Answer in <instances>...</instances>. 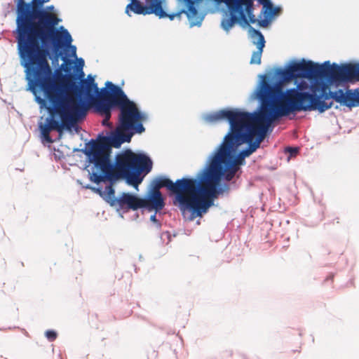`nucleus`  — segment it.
Wrapping results in <instances>:
<instances>
[{"label": "nucleus", "instance_id": "6", "mask_svg": "<svg viewBox=\"0 0 359 359\" xmlns=\"http://www.w3.org/2000/svg\"><path fill=\"white\" fill-rule=\"evenodd\" d=\"M252 133H243L241 130L233 135L227 134L205 168L200 171L211 206L219 195L229 191V185L220 184V181L222 177L226 181H231L234 177L239 165L244 162L241 154L235 157V153L239 146L250 141Z\"/></svg>", "mask_w": 359, "mask_h": 359}, {"label": "nucleus", "instance_id": "14", "mask_svg": "<svg viewBox=\"0 0 359 359\" xmlns=\"http://www.w3.org/2000/svg\"><path fill=\"white\" fill-rule=\"evenodd\" d=\"M250 32H251V37L254 39L253 43L257 46V50L252 54L250 59V64L260 65L263 49L265 46V39L264 35L261 32L250 27Z\"/></svg>", "mask_w": 359, "mask_h": 359}, {"label": "nucleus", "instance_id": "3", "mask_svg": "<svg viewBox=\"0 0 359 359\" xmlns=\"http://www.w3.org/2000/svg\"><path fill=\"white\" fill-rule=\"evenodd\" d=\"M256 90H330L359 83V62L322 64L302 58L259 75Z\"/></svg>", "mask_w": 359, "mask_h": 359}, {"label": "nucleus", "instance_id": "2", "mask_svg": "<svg viewBox=\"0 0 359 359\" xmlns=\"http://www.w3.org/2000/svg\"><path fill=\"white\" fill-rule=\"evenodd\" d=\"M18 49L25 68L27 90H71L76 80V72L83 74L84 62L79 64L63 57L64 62L53 74L47 60L48 48L52 44L55 52L72 41L67 29L20 34L16 36Z\"/></svg>", "mask_w": 359, "mask_h": 359}, {"label": "nucleus", "instance_id": "23", "mask_svg": "<svg viewBox=\"0 0 359 359\" xmlns=\"http://www.w3.org/2000/svg\"><path fill=\"white\" fill-rule=\"evenodd\" d=\"M287 151H290L292 154H296L297 152V149L292 148V147H288L287 149Z\"/></svg>", "mask_w": 359, "mask_h": 359}, {"label": "nucleus", "instance_id": "11", "mask_svg": "<svg viewBox=\"0 0 359 359\" xmlns=\"http://www.w3.org/2000/svg\"><path fill=\"white\" fill-rule=\"evenodd\" d=\"M252 114L253 113L242 111L238 109H223L217 112L208 114L206 116V120L209 122L213 123L221 119H227L230 124V131L228 134H232L233 135L241 130V126L245 123Z\"/></svg>", "mask_w": 359, "mask_h": 359}, {"label": "nucleus", "instance_id": "19", "mask_svg": "<svg viewBox=\"0 0 359 359\" xmlns=\"http://www.w3.org/2000/svg\"><path fill=\"white\" fill-rule=\"evenodd\" d=\"M265 13H268L269 15L273 16L276 15L280 11V8L278 7H275L271 3V8L267 5L264 7Z\"/></svg>", "mask_w": 359, "mask_h": 359}, {"label": "nucleus", "instance_id": "1", "mask_svg": "<svg viewBox=\"0 0 359 359\" xmlns=\"http://www.w3.org/2000/svg\"><path fill=\"white\" fill-rule=\"evenodd\" d=\"M260 101L259 109L253 112L241 133H250L248 148L239 154L245 158L255 152L264 140L271 125L282 117L299 112L316 111L320 114L330 109L333 102L351 109L359 107V91H255Z\"/></svg>", "mask_w": 359, "mask_h": 359}, {"label": "nucleus", "instance_id": "12", "mask_svg": "<svg viewBox=\"0 0 359 359\" xmlns=\"http://www.w3.org/2000/svg\"><path fill=\"white\" fill-rule=\"evenodd\" d=\"M84 76L83 72V74L80 71L76 72V83L71 90H122L124 84L123 81L120 85H116L107 81L104 83V87L99 88L93 76L90 74L86 79H84Z\"/></svg>", "mask_w": 359, "mask_h": 359}, {"label": "nucleus", "instance_id": "13", "mask_svg": "<svg viewBox=\"0 0 359 359\" xmlns=\"http://www.w3.org/2000/svg\"><path fill=\"white\" fill-rule=\"evenodd\" d=\"M142 198L129 194L122 193L118 198H114L110 202L111 205H118L121 208H127L136 210L142 208Z\"/></svg>", "mask_w": 359, "mask_h": 359}, {"label": "nucleus", "instance_id": "18", "mask_svg": "<svg viewBox=\"0 0 359 359\" xmlns=\"http://www.w3.org/2000/svg\"><path fill=\"white\" fill-rule=\"evenodd\" d=\"M130 8L135 13L137 14H142V15H149V14H154L157 12L156 8H153V7H149L147 6H144L142 4L137 0H132V2L127 6V8Z\"/></svg>", "mask_w": 359, "mask_h": 359}, {"label": "nucleus", "instance_id": "28", "mask_svg": "<svg viewBox=\"0 0 359 359\" xmlns=\"http://www.w3.org/2000/svg\"><path fill=\"white\" fill-rule=\"evenodd\" d=\"M72 48L74 50V52L76 51V47L75 46H72Z\"/></svg>", "mask_w": 359, "mask_h": 359}, {"label": "nucleus", "instance_id": "16", "mask_svg": "<svg viewBox=\"0 0 359 359\" xmlns=\"http://www.w3.org/2000/svg\"><path fill=\"white\" fill-rule=\"evenodd\" d=\"M135 133L131 129L121 128V126H118L116 133L111 137V144L114 147H118L122 143L130 142Z\"/></svg>", "mask_w": 359, "mask_h": 359}, {"label": "nucleus", "instance_id": "29", "mask_svg": "<svg viewBox=\"0 0 359 359\" xmlns=\"http://www.w3.org/2000/svg\"><path fill=\"white\" fill-rule=\"evenodd\" d=\"M355 90H359V88H356Z\"/></svg>", "mask_w": 359, "mask_h": 359}, {"label": "nucleus", "instance_id": "8", "mask_svg": "<svg viewBox=\"0 0 359 359\" xmlns=\"http://www.w3.org/2000/svg\"><path fill=\"white\" fill-rule=\"evenodd\" d=\"M17 8L16 34L60 30L56 14L43 8L50 0H14Z\"/></svg>", "mask_w": 359, "mask_h": 359}, {"label": "nucleus", "instance_id": "17", "mask_svg": "<svg viewBox=\"0 0 359 359\" xmlns=\"http://www.w3.org/2000/svg\"><path fill=\"white\" fill-rule=\"evenodd\" d=\"M146 4L149 7H153V8H156L157 12L155 13V15L158 16L159 18H168L170 20H173L175 17L180 18L182 13L183 11H179L172 14H168L165 12L162 8V0H144Z\"/></svg>", "mask_w": 359, "mask_h": 359}, {"label": "nucleus", "instance_id": "25", "mask_svg": "<svg viewBox=\"0 0 359 359\" xmlns=\"http://www.w3.org/2000/svg\"><path fill=\"white\" fill-rule=\"evenodd\" d=\"M53 8H54V6H49V7L48 8V9L49 11H52Z\"/></svg>", "mask_w": 359, "mask_h": 359}, {"label": "nucleus", "instance_id": "4", "mask_svg": "<svg viewBox=\"0 0 359 359\" xmlns=\"http://www.w3.org/2000/svg\"><path fill=\"white\" fill-rule=\"evenodd\" d=\"M41 108H46L49 116L45 123H39L41 135L46 141L53 142L50 133H62L78 126L76 123L84 118L89 109L104 117L102 125L109 126L111 111L115 109L111 93L95 91H32Z\"/></svg>", "mask_w": 359, "mask_h": 359}, {"label": "nucleus", "instance_id": "21", "mask_svg": "<svg viewBox=\"0 0 359 359\" xmlns=\"http://www.w3.org/2000/svg\"><path fill=\"white\" fill-rule=\"evenodd\" d=\"M108 189H109L108 196L111 198V201L112 199H114V198H116L114 197V189L111 186H109L108 187Z\"/></svg>", "mask_w": 359, "mask_h": 359}, {"label": "nucleus", "instance_id": "15", "mask_svg": "<svg viewBox=\"0 0 359 359\" xmlns=\"http://www.w3.org/2000/svg\"><path fill=\"white\" fill-rule=\"evenodd\" d=\"M142 208H149L156 212L161 210L165 206L164 199L161 191L151 190L149 198L142 199Z\"/></svg>", "mask_w": 359, "mask_h": 359}, {"label": "nucleus", "instance_id": "5", "mask_svg": "<svg viewBox=\"0 0 359 359\" xmlns=\"http://www.w3.org/2000/svg\"><path fill=\"white\" fill-rule=\"evenodd\" d=\"M84 153L90 167V180L96 184L105 179H124L128 184L136 187L142 181L141 174H147L152 168V161L147 156L135 154L129 149L118 154L115 165L111 164V148L105 138L90 140Z\"/></svg>", "mask_w": 359, "mask_h": 359}, {"label": "nucleus", "instance_id": "24", "mask_svg": "<svg viewBox=\"0 0 359 359\" xmlns=\"http://www.w3.org/2000/svg\"><path fill=\"white\" fill-rule=\"evenodd\" d=\"M151 220H152V221H154V222L156 221V216H155V215H152V216L151 217Z\"/></svg>", "mask_w": 359, "mask_h": 359}, {"label": "nucleus", "instance_id": "27", "mask_svg": "<svg viewBox=\"0 0 359 359\" xmlns=\"http://www.w3.org/2000/svg\"><path fill=\"white\" fill-rule=\"evenodd\" d=\"M229 355L231 356L233 355V351H229Z\"/></svg>", "mask_w": 359, "mask_h": 359}, {"label": "nucleus", "instance_id": "22", "mask_svg": "<svg viewBox=\"0 0 359 359\" xmlns=\"http://www.w3.org/2000/svg\"><path fill=\"white\" fill-rule=\"evenodd\" d=\"M259 1V3L260 4H262L264 8L266 6H269L270 8L271 6V2L270 0H257Z\"/></svg>", "mask_w": 359, "mask_h": 359}, {"label": "nucleus", "instance_id": "20", "mask_svg": "<svg viewBox=\"0 0 359 359\" xmlns=\"http://www.w3.org/2000/svg\"><path fill=\"white\" fill-rule=\"evenodd\" d=\"M45 335L46 337V338L50 341H53L56 339L57 337V334L55 331L54 330H47L46 332H45Z\"/></svg>", "mask_w": 359, "mask_h": 359}, {"label": "nucleus", "instance_id": "10", "mask_svg": "<svg viewBox=\"0 0 359 359\" xmlns=\"http://www.w3.org/2000/svg\"><path fill=\"white\" fill-rule=\"evenodd\" d=\"M218 4L224 3L230 12V16L222 21V28L229 32L236 23L248 25L255 23L254 0H214Z\"/></svg>", "mask_w": 359, "mask_h": 359}, {"label": "nucleus", "instance_id": "9", "mask_svg": "<svg viewBox=\"0 0 359 359\" xmlns=\"http://www.w3.org/2000/svg\"><path fill=\"white\" fill-rule=\"evenodd\" d=\"M95 93H111L115 109H119L118 121L121 128L131 129L135 133H142L145 130L142 121L146 118L130 101L124 91H95Z\"/></svg>", "mask_w": 359, "mask_h": 359}, {"label": "nucleus", "instance_id": "7", "mask_svg": "<svg viewBox=\"0 0 359 359\" xmlns=\"http://www.w3.org/2000/svg\"><path fill=\"white\" fill-rule=\"evenodd\" d=\"M151 184L152 191H160V189L165 187L173 194L174 204L182 213L189 212L191 220L201 217L211 207L201 172L196 177H182L175 182L167 177H158Z\"/></svg>", "mask_w": 359, "mask_h": 359}, {"label": "nucleus", "instance_id": "26", "mask_svg": "<svg viewBox=\"0 0 359 359\" xmlns=\"http://www.w3.org/2000/svg\"><path fill=\"white\" fill-rule=\"evenodd\" d=\"M292 352H293V353H300V351H299V350H297V351H293Z\"/></svg>", "mask_w": 359, "mask_h": 359}]
</instances>
